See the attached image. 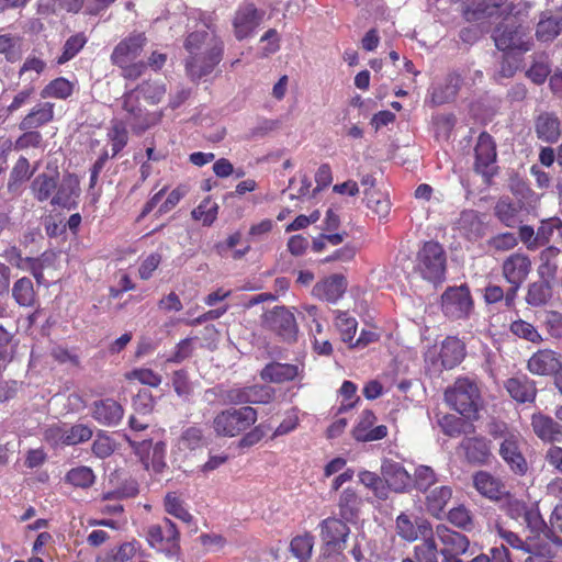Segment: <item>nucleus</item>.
<instances>
[{
	"mask_svg": "<svg viewBox=\"0 0 562 562\" xmlns=\"http://www.w3.org/2000/svg\"><path fill=\"white\" fill-rule=\"evenodd\" d=\"M314 547V537L311 535L297 536L290 543L291 552L301 561H307L311 558Z\"/></svg>",
	"mask_w": 562,
	"mask_h": 562,
	"instance_id": "obj_47",
	"label": "nucleus"
},
{
	"mask_svg": "<svg viewBox=\"0 0 562 562\" xmlns=\"http://www.w3.org/2000/svg\"><path fill=\"white\" fill-rule=\"evenodd\" d=\"M58 180V171H54L52 173L43 172L37 175L31 183V190L34 198L38 202L47 201L53 196V193H56Z\"/></svg>",
	"mask_w": 562,
	"mask_h": 562,
	"instance_id": "obj_28",
	"label": "nucleus"
},
{
	"mask_svg": "<svg viewBox=\"0 0 562 562\" xmlns=\"http://www.w3.org/2000/svg\"><path fill=\"white\" fill-rule=\"evenodd\" d=\"M422 526H428L432 528L430 522L423 519L417 524H414L408 515L401 513L395 520V530L400 538L407 542H414L420 536L423 538Z\"/></svg>",
	"mask_w": 562,
	"mask_h": 562,
	"instance_id": "obj_32",
	"label": "nucleus"
},
{
	"mask_svg": "<svg viewBox=\"0 0 562 562\" xmlns=\"http://www.w3.org/2000/svg\"><path fill=\"white\" fill-rule=\"evenodd\" d=\"M473 484L481 495L490 499H498L505 493L504 484L485 471H479L473 475Z\"/></svg>",
	"mask_w": 562,
	"mask_h": 562,
	"instance_id": "obj_26",
	"label": "nucleus"
},
{
	"mask_svg": "<svg viewBox=\"0 0 562 562\" xmlns=\"http://www.w3.org/2000/svg\"><path fill=\"white\" fill-rule=\"evenodd\" d=\"M552 297V288L548 280L539 279L528 285L525 301L528 305L538 307L546 305Z\"/></svg>",
	"mask_w": 562,
	"mask_h": 562,
	"instance_id": "obj_35",
	"label": "nucleus"
},
{
	"mask_svg": "<svg viewBox=\"0 0 562 562\" xmlns=\"http://www.w3.org/2000/svg\"><path fill=\"white\" fill-rule=\"evenodd\" d=\"M249 404H267L272 401L274 390L267 385L247 386Z\"/></svg>",
	"mask_w": 562,
	"mask_h": 562,
	"instance_id": "obj_60",
	"label": "nucleus"
},
{
	"mask_svg": "<svg viewBox=\"0 0 562 562\" xmlns=\"http://www.w3.org/2000/svg\"><path fill=\"white\" fill-rule=\"evenodd\" d=\"M448 520L456 527L470 531L474 528L473 517L464 506H458L449 510Z\"/></svg>",
	"mask_w": 562,
	"mask_h": 562,
	"instance_id": "obj_51",
	"label": "nucleus"
},
{
	"mask_svg": "<svg viewBox=\"0 0 562 562\" xmlns=\"http://www.w3.org/2000/svg\"><path fill=\"white\" fill-rule=\"evenodd\" d=\"M536 133L538 138L554 143L560 136V122L551 113H542L536 120Z\"/></svg>",
	"mask_w": 562,
	"mask_h": 562,
	"instance_id": "obj_34",
	"label": "nucleus"
},
{
	"mask_svg": "<svg viewBox=\"0 0 562 562\" xmlns=\"http://www.w3.org/2000/svg\"><path fill=\"white\" fill-rule=\"evenodd\" d=\"M435 540L438 539L442 544L439 550L441 555L465 554L470 548L469 538L458 531H454L443 524H439L432 529Z\"/></svg>",
	"mask_w": 562,
	"mask_h": 562,
	"instance_id": "obj_8",
	"label": "nucleus"
},
{
	"mask_svg": "<svg viewBox=\"0 0 562 562\" xmlns=\"http://www.w3.org/2000/svg\"><path fill=\"white\" fill-rule=\"evenodd\" d=\"M92 429L86 425L78 424L72 426L69 430H65L64 445L74 446L80 442L88 441L92 437Z\"/></svg>",
	"mask_w": 562,
	"mask_h": 562,
	"instance_id": "obj_56",
	"label": "nucleus"
},
{
	"mask_svg": "<svg viewBox=\"0 0 562 562\" xmlns=\"http://www.w3.org/2000/svg\"><path fill=\"white\" fill-rule=\"evenodd\" d=\"M12 296L21 306H32L35 303V291L31 279L23 277L16 280L12 288Z\"/></svg>",
	"mask_w": 562,
	"mask_h": 562,
	"instance_id": "obj_40",
	"label": "nucleus"
},
{
	"mask_svg": "<svg viewBox=\"0 0 562 562\" xmlns=\"http://www.w3.org/2000/svg\"><path fill=\"white\" fill-rule=\"evenodd\" d=\"M527 368L532 374L553 375L561 371L562 361L557 352L541 349L530 357Z\"/></svg>",
	"mask_w": 562,
	"mask_h": 562,
	"instance_id": "obj_14",
	"label": "nucleus"
},
{
	"mask_svg": "<svg viewBox=\"0 0 562 562\" xmlns=\"http://www.w3.org/2000/svg\"><path fill=\"white\" fill-rule=\"evenodd\" d=\"M79 179L77 176L68 173L58 181L56 193L50 199L52 205L69 207L72 203V198L79 195Z\"/></svg>",
	"mask_w": 562,
	"mask_h": 562,
	"instance_id": "obj_24",
	"label": "nucleus"
},
{
	"mask_svg": "<svg viewBox=\"0 0 562 562\" xmlns=\"http://www.w3.org/2000/svg\"><path fill=\"white\" fill-rule=\"evenodd\" d=\"M491 555L481 553L469 562H512L508 549L502 544L491 549Z\"/></svg>",
	"mask_w": 562,
	"mask_h": 562,
	"instance_id": "obj_64",
	"label": "nucleus"
},
{
	"mask_svg": "<svg viewBox=\"0 0 562 562\" xmlns=\"http://www.w3.org/2000/svg\"><path fill=\"white\" fill-rule=\"evenodd\" d=\"M43 143L42 134L36 130L24 131L14 142V149L23 150L27 148H38Z\"/></svg>",
	"mask_w": 562,
	"mask_h": 562,
	"instance_id": "obj_59",
	"label": "nucleus"
},
{
	"mask_svg": "<svg viewBox=\"0 0 562 562\" xmlns=\"http://www.w3.org/2000/svg\"><path fill=\"white\" fill-rule=\"evenodd\" d=\"M297 373L299 369L294 364L271 362L261 370L260 376L266 382L283 383L294 380Z\"/></svg>",
	"mask_w": 562,
	"mask_h": 562,
	"instance_id": "obj_29",
	"label": "nucleus"
},
{
	"mask_svg": "<svg viewBox=\"0 0 562 562\" xmlns=\"http://www.w3.org/2000/svg\"><path fill=\"white\" fill-rule=\"evenodd\" d=\"M336 326L340 331L342 341L352 345L357 331V321L348 316L347 313L340 312L336 317Z\"/></svg>",
	"mask_w": 562,
	"mask_h": 562,
	"instance_id": "obj_52",
	"label": "nucleus"
},
{
	"mask_svg": "<svg viewBox=\"0 0 562 562\" xmlns=\"http://www.w3.org/2000/svg\"><path fill=\"white\" fill-rule=\"evenodd\" d=\"M209 31H195L188 35L184 48L189 53L186 70L192 80L210 75L223 57L224 44L211 25Z\"/></svg>",
	"mask_w": 562,
	"mask_h": 562,
	"instance_id": "obj_1",
	"label": "nucleus"
},
{
	"mask_svg": "<svg viewBox=\"0 0 562 562\" xmlns=\"http://www.w3.org/2000/svg\"><path fill=\"white\" fill-rule=\"evenodd\" d=\"M165 509L168 514L184 522H190L192 520L191 514L182 506L181 501L175 493H168L166 495Z\"/></svg>",
	"mask_w": 562,
	"mask_h": 562,
	"instance_id": "obj_53",
	"label": "nucleus"
},
{
	"mask_svg": "<svg viewBox=\"0 0 562 562\" xmlns=\"http://www.w3.org/2000/svg\"><path fill=\"white\" fill-rule=\"evenodd\" d=\"M423 539L413 549V555L406 557L402 562H439L440 551L434 538L432 528L422 526Z\"/></svg>",
	"mask_w": 562,
	"mask_h": 562,
	"instance_id": "obj_15",
	"label": "nucleus"
},
{
	"mask_svg": "<svg viewBox=\"0 0 562 562\" xmlns=\"http://www.w3.org/2000/svg\"><path fill=\"white\" fill-rule=\"evenodd\" d=\"M146 43L144 34H132L122 40L113 49L111 61L116 66H126L134 61L143 50Z\"/></svg>",
	"mask_w": 562,
	"mask_h": 562,
	"instance_id": "obj_11",
	"label": "nucleus"
},
{
	"mask_svg": "<svg viewBox=\"0 0 562 562\" xmlns=\"http://www.w3.org/2000/svg\"><path fill=\"white\" fill-rule=\"evenodd\" d=\"M342 518L329 517L321 522V538L324 548H344L350 528Z\"/></svg>",
	"mask_w": 562,
	"mask_h": 562,
	"instance_id": "obj_10",
	"label": "nucleus"
},
{
	"mask_svg": "<svg viewBox=\"0 0 562 562\" xmlns=\"http://www.w3.org/2000/svg\"><path fill=\"white\" fill-rule=\"evenodd\" d=\"M218 204L211 198H205L193 211L191 215L196 221H202L204 226H211L217 217Z\"/></svg>",
	"mask_w": 562,
	"mask_h": 562,
	"instance_id": "obj_43",
	"label": "nucleus"
},
{
	"mask_svg": "<svg viewBox=\"0 0 562 562\" xmlns=\"http://www.w3.org/2000/svg\"><path fill=\"white\" fill-rule=\"evenodd\" d=\"M493 38L495 46L503 52L518 50L519 53H526L531 49L533 44L529 27L518 24L514 20L496 26Z\"/></svg>",
	"mask_w": 562,
	"mask_h": 562,
	"instance_id": "obj_5",
	"label": "nucleus"
},
{
	"mask_svg": "<svg viewBox=\"0 0 562 562\" xmlns=\"http://www.w3.org/2000/svg\"><path fill=\"white\" fill-rule=\"evenodd\" d=\"M155 401L148 390H140L133 398V408L137 414L147 415L151 413Z\"/></svg>",
	"mask_w": 562,
	"mask_h": 562,
	"instance_id": "obj_62",
	"label": "nucleus"
},
{
	"mask_svg": "<svg viewBox=\"0 0 562 562\" xmlns=\"http://www.w3.org/2000/svg\"><path fill=\"white\" fill-rule=\"evenodd\" d=\"M498 535L508 546L528 554L532 550H536V547L541 542L535 541V537H527V539L524 540L517 533L503 528L498 529Z\"/></svg>",
	"mask_w": 562,
	"mask_h": 562,
	"instance_id": "obj_42",
	"label": "nucleus"
},
{
	"mask_svg": "<svg viewBox=\"0 0 562 562\" xmlns=\"http://www.w3.org/2000/svg\"><path fill=\"white\" fill-rule=\"evenodd\" d=\"M381 475L389 492L407 493L412 490V474L400 462L384 460L381 465Z\"/></svg>",
	"mask_w": 562,
	"mask_h": 562,
	"instance_id": "obj_9",
	"label": "nucleus"
},
{
	"mask_svg": "<svg viewBox=\"0 0 562 562\" xmlns=\"http://www.w3.org/2000/svg\"><path fill=\"white\" fill-rule=\"evenodd\" d=\"M438 483V475L435 470L425 464H419L412 474V488L425 493Z\"/></svg>",
	"mask_w": 562,
	"mask_h": 562,
	"instance_id": "obj_38",
	"label": "nucleus"
},
{
	"mask_svg": "<svg viewBox=\"0 0 562 562\" xmlns=\"http://www.w3.org/2000/svg\"><path fill=\"white\" fill-rule=\"evenodd\" d=\"M475 151V170L483 175H487L486 169L495 162L496 148L493 138L487 133H482L479 136Z\"/></svg>",
	"mask_w": 562,
	"mask_h": 562,
	"instance_id": "obj_21",
	"label": "nucleus"
},
{
	"mask_svg": "<svg viewBox=\"0 0 562 562\" xmlns=\"http://www.w3.org/2000/svg\"><path fill=\"white\" fill-rule=\"evenodd\" d=\"M531 270L530 259L522 254H513L502 266V273L509 284H521Z\"/></svg>",
	"mask_w": 562,
	"mask_h": 562,
	"instance_id": "obj_17",
	"label": "nucleus"
},
{
	"mask_svg": "<svg viewBox=\"0 0 562 562\" xmlns=\"http://www.w3.org/2000/svg\"><path fill=\"white\" fill-rule=\"evenodd\" d=\"M261 326L280 340L293 344L297 339L299 326L293 312L286 306H274L261 316Z\"/></svg>",
	"mask_w": 562,
	"mask_h": 562,
	"instance_id": "obj_4",
	"label": "nucleus"
},
{
	"mask_svg": "<svg viewBox=\"0 0 562 562\" xmlns=\"http://www.w3.org/2000/svg\"><path fill=\"white\" fill-rule=\"evenodd\" d=\"M510 331L525 340H528L532 344H539L542 341L541 335L538 333L536 327L522 319L515 321L510 324Z\"/></svg>",
	"mask_w": 562,
	"mask_h": 562,
	"instance_id": "obj_49",
	"label": "nucleus"
},
{
	"mask_svg": "<svg viewBox=\"0 0 562 562\" xmlns=\"http://www.w3.org/2000/svg\"><path fill=\"white\" fill-rule=\"evenodd\" d=\"M524 521L526 524V527L532 533L531 537H535V541H539L538 538L541 533L548 537L549 533L551 532L547 522L540 515L538 508L530 507V509L528 510L527 515L524 518Z\"/></svg>",
	"mask_w": 562,
	"mask_h": 562,
	"instance_id": "obj_45",
	"label": "nucleus"
},
{
	"mask_svg": "<svg viewBox=\"0 0 562 562\" xmlns=\"http://www.w3.org/2000/svg\"><path fill=\"white\" fill-rule=\"evenodd\" d=\"M54 120V104L50 102H41L21 120L19 128L21 131L37 130Z\"/></svg>",
	"mask_w": 562,
	"mask_h": 562,
	"instance_id": "obj_19",
	"label": "nucleus"
},
{
	"mask_svg": "<svg viewBox=\"0 0 562 562\" xmlns=\"http://www.w3.org/2000/svg\"><path fill=\"white\" fill-rule=\"evenodd\" d=\"M499 454L516 474L524 475L527 472V462L513 436L505 438L501 443Z\"/></svg>",
	"mask_w": 562,
	"mask_h": 562,
	"instance_id": "obj_22",
	"label": "nucleus"
},
{
	"mask_svg": "<svg viewBox=\"0 0 562 562\" xmlns=\"http://www.w3.org/2000/svg\"><path fill=\"white\" fill-rule=\"evenodd\" d=\"M445 400L461 415L468 418L477 417L480 391L476 383L470 379H458L451 387L446 390Z\"/></svg>",
	"mask_w": 562,
	"mask_h": 562,
	"instance_id": "obj_2",
	"label": "nucleus"
},
{
	"mask_svg": "<svg viewBox=\"0 0 562 562\" xmlns=\"http://www.w3.org/2000/svg\"><path fill=\"white\" fill-rule=\"evenodd\" d=\"M140 92L133 89L126 92L122 97V108L126 112V121L137 132H144L147 130L151 122L147 115L144 114V110L139 102Z\"/></svg>",
	"mask_w": 562,
	"mask_h": 562,
	"instance_id": "obj_12",
	"label": "nucleus"
},
{
	"mask_svg": "<svg viewBox=\"0 0 562 562\" xmlns=\"http://www.w3.org/2000/svg\"><path fill=\"white\" fill-rule=\"evenodd\" d=\"M114 450L115 442L108 435H105L104 431L100 430L92 443L93 454L100 459H105L110 457Z\"/></svg>",
	"mask_w": 562,
	"mask_h": 562,
	"instance_id": "obj_55",
	"label": "nucleus"
},
{
	"mask_svg": "<svg viewBox=\"0 0 562 562\" xmlns=\"http://www.w3.org/2000/svg\"><path fill=\"white\" fill-rule=\"evenodd\" d=\"M0 54H3L10 63L19 60L21 58L19 40L11 35H0Z\"/></svg>",
	"mask_w": 562,
	"mask_h": 562,
	"instance_id": "obj_57",
	"label": "nucleus"
},
{
	"mask_svg": "<svg viewBox=\"0 0 562 562\" xmlns=\"http://www.w3.org/2000/svg\"><path fill=\"white\" fill-rule=\"evenodd\" d=\"M424 494L427 513L440 518L452 497V488L448 485L434 486Z\"/></svg>",
	"mask_w": 562,
	"mask_h": 562,
	"instance_id": "obj_20",
	"label": "nucleus"
},
{
	"mask_svg": "<svg viewBox=\"0 0 562 562\" xmlns=\"http://www.w3.org/2000/svg\"><path fill=\"white\" fill-rule=\"evenodd\" d=\"M441 431L449 437H458L462 434L469 435L474 431V426L465 419L447 414L438 419Z\"/></svg>",
	"mask_w": 562,
	"mask_h": 562,
	"instance_id": "obj_37",
	"label": "nucleus"
},
{
	"mask_svg": "<svg viewBox=\"0 0 562 562\" xmlns=\"http://www.w3.org/2000/svg\"><path fill=\"white\" fill-rule=\"evenodd\" d=\"M87 37L83 33H78L70 36L63 48V54L58 57V64H65L74 58L86 45Z\"/></svg>",
	"mask_w": 562,
	"mask_h": 562,
	"instance_id": "obj_48",
	"label": "nucleus"
},
{
	"mask_svg": "<svg viewBox=\"0 0 562 562\" xmlns=\"http://www.w3.org/2000/svg\"><path fill=\"white\" fill-rule=\"evenodd\" d=\"M127 380H138L142 384L157 387L161 383V376L150 369H134L125 374Z\"/></svg>",
	"mask_w": 562,
	"mask_h": 562,
	"instance_id": "obj_61",
	"label": "nucleus"
},
{
	"mask_svg": "<svg viewBox=\"0 0 562 562\" xmlns=\"http://www.w3.org/2000/svg\"><path fill=\"white\" fill-rule=\"evenodd\" d=\"M359 481L368 488H370L374 496L381 501H385L389 498V487L384 483V477L382 475H378L371 471H361L359 472Z\"/></svg>",
	"mask_w": 562,
	"mask_h": 562,
	"instance_id": "obj_41",
	"label": "nucleus"
},
{
	"mask_svg": "<svg viewBox=\"0 0 562 562\" xmlns=\"http://www.w3.org/2000/svg\"><path fill=\"white\" fill-rule=\"evenodd\" d=\"M361 504V498L352 488L344 490L338 501L340 517L345 521H356L359 517Z\"/></svg>",
	"mask_w": 562,
	"mask_h": 562,
	"instance_id": "obj_33",
	"label": "nucleus"
},
{
	"mask_svg": "<svg viewBox=\"0 0 562 562\" xmlns=\"http://www.w3.org/2000/svg\"><path fill=\"white\" fill-rule=\"evenodd\" d=\"M550 74L548 63L541 57L535 60L531 67L527 70V77L536 85H542Z\"/></svg>",
	"mask_w": 562,
	"mask_h": 562,
	"instance_id": "obj_63",
	"label": "nucleus"
},
{
	"mask_svg": "<svg viewBox=\"0 0 562 562\" xmlns=\"http://www.w3.org/2000/svg\"><path fill=\"white\" fill-rule=\"evenodd\" d=\"M366 204L380 217L386 216L390 211V201L385 194L376 190H364Z\"/></svg>",
	"mask_w": 562,
	"mask_h": 562,
	"instance_id": "obj_44",
	"label": "nucleus"
},
{
	"mask_svg": "<svg viewBox=\"0 0 562 562\" xmlns=\"http://www.w3.org/2000/svg\"><path fill=\"white\" fill-rule=\"evenodd\" d=\"M74 86L65 78L50 81L42 91L43 98L67 99L72 93Z\"/></svg>",
	"mask_w": 562,
	"mask_h": 562,
	"instance_id": "obj_46",
	"label": "nucleus"
},
{
	"mask_svg": "<svg viewBox=\"0 0 562 562\" xmlns=\"http://www.w3.org/2000/svg\"><path fill=\"white\" fill-rule=\"evenodd\" d=\"M124 409L120 403L112 398L93 402L91 408L92 417L101 425L114 427L123 418Z\"/></svg>",
	"mask_w": 562,
	"mask_h": 562,
	"instance_id": "obj_16",
	"label": "nucleus"
},
{
	"mask_svg": "<svg viewBox=\"0 0 562 562\" xmlns=\"http://www.w3.org/2000/svg\"><path fill=\"white\" fill-rule=\"evenodd\" d=\"M257 420V411L250 406L228 408L217 414L213 428L217 436L235 437L247 430Z\"/></svg>",
	"mask_w": 562,
	"mask_h": 562,
	"instance_id": "obj_3",
	"label": "nucleus"
},
{
	"mask_svg": "<svg viewBox=\"0 0 562 562\" xmlns=\"http://www.w3.org/2000/svg\"><path fill=\"white\" fill-rule=\"evenodd\" d=\"M562 32V10L543 13L537 24L536 36L541 42H551Z\"/></svg>",
	"mask_w": 562,
	"mask_h": 562,
	"instance_id": "obj_27",
	"label": "nucleus"
},
{
	"mask_svg": "<svg viewBox=\"0 0 562 562\" xmlns=\"http://www.w3.org/2000/svg\"><path fill=\"white\" fill-rule=\"evenodd\" d=\"M490 441L483 437H465L459 445L467 461L473 465L488 464L493 457Z\"/></svg>",
	"mask_w": 562,
	"mask_h": 562,
	"instance_id": "obj_13",
	"label": "nucleus"
},
{
	"mask_svg": "<svg viewBox=\"0 0 562 562\" xmlns=\"http://www.w3.org/2000/svg\"><path fill=\"white\" fill-rule=\"evenodd\" d=\"M179 445L189 450H195L204 445L202 429L195 426L186 428L179 439Z\"/></svg>",
	"mask_w": 562,
	"mask_h": 562,
	"instance_id": "obj_54",
	"label": "nucleus"
},
{
	"mask_svg": "<svg viewBox=\"0 0 562 562\" xmlns=\"http://www.w3.org/2000/svg\"><path fill=\"white\" fill-rule=\"evenodd\" d=\"M347 290V280L341 274H333L316 283L313 294L322 300L336 303Z\"/></svg>",
	"mask_w": 562,
	"mask_h": 562,
	"instance_id": "obj_18",
	"label": "nucleus"
},
{
	"mask_svg": "<svg viewBox=\"0 0 562 562\" xmlns=\"http://www.w3.org/2000/svg\"><path fill=\"white\" fill-rule=\"evenodd\" d=\"M460 228L467 234L468 238H479L484 234V224L476 211L470 210L461 213L459 220Z\"/></svg>",
	"mask_w": 562,
	"mask_h": 562,
	"instance_id": "obj_39",
	"label": "nucleus"
},
{
	"mask_svg": "<svg viewBox=\"0 0 562 562\" xmlns=\"http://www.w3.org/2000/svg\"><path fill=\"white\" fill-rule=\"evenodd\" d=\"M417 269L424 279L441 281L446 271V254L441 245L427 241L417 254Z\"/></svg>",
	"mask_w": 562,
	"mask_h": 562,
	"instance_id": "obj_6",
	"label": "nucleus"
},
{
	"mask_svg": "<svg viewBox=\"0 0 562 562\" xmlns=\"http://www.w3.org/2000/svg\"><path fill=\"white\" fill-rule=\"evenodd\" d=\"M67 482L77 487L87 488L94 482L93 471L88 467L71 469L66 475Z\"/></svg>",
	"mask_w": 562,
	"mask_h": 562,
	"instance_id": "obj_50",
	"label": "nucleus"
},
{
	"mask_svg": "<svg viewBox=\"0 0 562 562\" xmlns=\"http://www.w3.org/2000/svg\"><path fill=\"white\" fill-rule=\"evenodd\" d=\"M531 425L535 434L544 441H559L562 437V426L549 416L533 415Z\"/></svg>",
	"mask_w": 562,
	"mask_h": 562,
	"instance_id": "obj_30",
	"label": "nucleus"
},
{
	"mask_svg": "<svg viewBox=\"0 0 562 562\" xmlns=\"http://www.w3.org/2000/svg\"><path fill=\"white\" fill-rule=\"evenodd\" d=\"M375 415L372 411H363L360 420L357 424V426L352 429V437L357 441L366 442V435L371 430V427L373 426L375 422Z\"/></svg>",
	"mask_w": 562,
	"mask_h": 562,
	"instance_id": "obj_58",
	"label": "nucleus"
},
{
	"mask_svg": "<svg viewBox=\"0 0 562 562\" xmlns=\"http://www.w3.org/2000/svg\"><path fill=\"white\" fill-rule=\"evenodd\" d=\"M505 386L509 395L519 403L532 402L537 394L535 382L526 375L508 379Z\"/></svg>",
	"mask_w": 562,
	"mask_h": 562,
	"instance_id": "obj_25",
	"label": "nucleus"
},
{
	"mask_svg": "<svg viewBox=\"0 0 562 562\" xmlns=\"http://www.w3.org/2000/svg\"><path fill=\"white\" fill-rule=\"evenodd\" d=\"M462 85V78L457 72H451L447 76L445 85L436 88L431 94L432 102L436 104H443L453 100Z\"/></svg>",
	"mask_w": 562,
	"mask_h": 562,
	"instance_id": "obj_36",
	"label": "nucleus"
},
{
	"mask_svg": "<svg viewBox=\"0 0 562 562\" xmlns=\"http://www.w3.org/2000/svg\"><path fill=\"white\" fill-rule=\"evenodd\" d=\"M520 212L521 205L509 198H501L494 206V215L507 227H515L521 222Z\"/></svg>",
	"mask_w": 562,
	"mask_h": 562,
	"instance_id": "obj_31",
	"label": "nucleus"
},
{
	"mask_svg": "<svg viewBox=\"0 0 562 562\" xmlns=\"http://www.w3.org/2000/svg\"><path fill=\"white\" fill-rule=\"evenodd\" d=\"M439 357L445 369H453L465 357L464 342L457 337H447L441 344Z\"/></svg>",
	"mask_w": 562,
	"mask_h": 562,
	"instance_id": "obj_23",
	"label": "nucleus"
},
{
	"mask_svg": "<svg viewBox=\"0 0 562 562\" xmlns=\"http://www.w3.org/2000/svg\"><path fill=\"white\" fill-rule=\"evenodd\" d=\"M474 308L470 289L467 284L449 286L441 294V311L450 319H464Z\"/></svg>",
	"mask_w": 562,
	"mask_h": 562,
	"instance_id": "obj_7",
	"label": "nucleus"
}]
</instances>
